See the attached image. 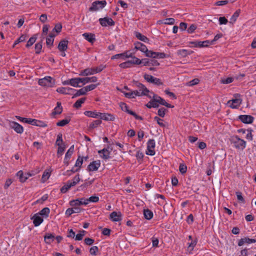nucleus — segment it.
I'll return each instance as SVG.
<instances>
[{"mask_svg": "<svg viewBox=\"0 0 256 256\" xmlns=\"http://www.w3.org/2000/svg\"><path fill=\"white\" fill-rule=\"evenodd\" d=\"M98 248L96 246H92L90 250V252L92 255L95 256L98 252Z\"/></svg>", "mask_w": 256, "mask_h": 256, "instance_id": "nucleus-62", "label": "nucleus"}, {"mask_svg": "<svg viewBox=\"0 0 256 256\" xmlns=\"http://www.w3.org/2000/svg\"><path fill=\"white\" fill-rule=\"evenodd\" d=\"M155 141L153 139L150 140L147 143V149L146 154L150 156H154L155 154L154 148Z\"/></svg>", "mask_w": 256, "mask_h": 256, "instance_id": "nucleus-6", "label": "nucleus"}, {"mask_svg": "<svg viewBox=\"0 0 256 256\" xmlns=\"http://www.w3.org/2000/svg\"><path fill=\"white\" fill-rule=\"evenodd\" d=\"M72 208H68L66 212V214L68 216H71L72 214L74 213H79L81 211V208L76 207V206H73Z\"/></svg>", "mask_w": 256, "mask_h": 256, "instance_id": "nucleus-25", "label": "nucleus"}, {"mask_svg": "<svg viewBox=\"0 0 256 256\" xmlns=\"http://www.w3.org/2000/svg\"><path fill=\"white\" fill-rule=\"evenodd\" d=\"M132 60H128L129 62V64L130 66L132 64H141V60L139 58H136V56H132Z\"/></svg>", "mask_w": 256, "mask_h": 256, "instance_id": "nucleus-34", "label": "nucleus"}, {"mask_svg": "<svg viewBox=\"0 0 256 256\" xmlns=\"http://www.w3.org/2000/svg\"><path fill=\"white\" fill-rule=\"evenodd\" d=\"M86 198H81L80 199H76L70 200V204L72 206H76L80 205H86L88 204Z\"/></svg>", "mask_w": 256, "mask_h": 256, "instance_id": "nucleus-9", "label": "nucleus"}, {"mask_svg": "<svg viewBox=\"0 0 256 256\" xmlns=\"http://www.w3.org/2000/svg\"><path fill=\"white\" fill-rule=\"evenodd\" d=\"M179 170L182 174H185L187 170V167L184 164H180L179 166Z\"/></svg>", "mask_w": 256, "mask_h": 256, "instance_id": "nucleus-64", "label": "nucleus"}, {"mask_svg": "<svg viewBox=\"0 0 256 256\" xmlns=\"http://www.w3.org/2000/svg\"><path fill=\"white\" fill-rule=\"evenodd\" d=\"M98 154H102L101 156L104 160H108L110 158V152L108 149L104 148L102 150H100L98 152Z\"/></svg>", "mask_w": 256, "mask_h": 256, "instance_id": "nucleus-26", "label": "nucleus"}, {"mask_svg": "<svg viewBox=\"0 0 256 256\" xmlns=\"http://www.w3.org/2000/svg\"><path fill=\"white\" fill-rule=\"evenodd\" d=\"M62 108L60 102H57V106L54 108V112H52L54 114H60L62 112Z\"/></svg>", "mask_w": 256, "mask_h": 256, "instance_id": "nucleus-37", "label": "nucleus"}, {"mask_svg": "<svg viewBox=\"0 0 256 256\" xmlns=\"http://www.w3.org/2000/svg\"><path fill=\"white\" fill-rule=\"evenodd\" d=\"M42 46V41L41 40L40 42L37 43L35 45L36 53L39 54L41 50Z\"/></svg>", "mask_w": 256, "mask_h": 256, "instance_id": "nucleus-48", "label": "nucleus"}, {"mask_svg": "<svg viewBox=\"0 0 256 256\" xmlns=\"http://www.w3.org/2000/svg\"><path fill=\"white\" fill-rule=\"evenodd\" d=\"M50 176V172L45 170L42 176V180L43 182H44Z\"/></svg>", "mask_w": 256, "mask_h": 256, "instance_id": "nucleus-52", "label": "nucleus"}, {"mask_svg": "<svg viewBox=\"0 0 256 256\" xmlns=\"http://www.w3.org/2000/svg\"><path fill=\"white\" fill-rule=\"evenodd\" d=\"M76 90L70 88H59L56 89V92L64 94H72V92H76Z\"/></svg>", "mask_w": 256, "mask_h": 256, "instance_id": "nucleus-15", "label": "nucleus"}, {"mask_svg": "<svg viewBox=\"0 0 256 256\" xmlns=\"http://www.w3.org/2000/svg\"><path fill=\"white\" fill-rule=\"evenodd\" d=\"M98 84H92L84 87L85 91L86 92L88 91H90L94 90L97 86Z\"/></svg>", "mask_w": 256, "mask_h": 256, "instance_id": "nucleus-59", "label": "nucleus"}, {"mask_svg": "<svg viewBox=\"0 0 256 256\" xmlns=\"http://www.w3.org/2000/svg\"><path fill=\"white\" fill-rule=\"evenodd\" d=\"M86 231L84 230H80V233L77 234L76 236V240H80L82 239L84 236V234Z\"/></svg>", "mask_w": 256, "mask_h": 256, "instance_id": "nucleus-56", "label": "nucleus"}, {"mask_svg": "<svg viewBox=\"0 0 256 256\" xmlns=\"http://www.w3.org/2000/svg\"><path fill=\"white\" fill-rule=\"evenodd\" d=\"M76 92L73 95L72 98H74L80 96L85 95L86 94V92L84 88L78 90H76Z\"/></svg>", "mask_w": 256, "mask_h": 256, "instance_id": "nucleus-41", "label": "nucleus"}, {"mask_svg": "<svg viewBox=\"0 0 256 256\" xmlns=\"http://www.w3.org/2000/svg\"><path fill=\"white\" fill-rule=\"evenodd\" d=\"M26 36L24 34H22L14 43V46L20 42H24L26 39Z\"/></svg>", "mask_w": 256, "mask_h": 256, "instance_id": "nucleus-61", "label": "nucleus"}, {"mask_svg": "<svg viewBox=\"0 0 256 256\" xmlns=\"http://www.w3.org/2000/svg\"><path fill=\"white\" fill-rule=\"evenodd\" d=\"M144 215L146 219L150 220L153 217V212L148 209L144 210Z\"/></svg>", "mask_w": 256, "mask_h": 256, "instance_id": "nucleus-32", "label": "nucleus"}, {"mask_svg": "<svg viewBox=\"0 0 256 256\" xmlns=\"http://www.w3.org/2000/svg\"><path fill=\"white\" fill-rule=\"evenodd\" d=\"M256 242V239H252L248 238L246 237L244 238H241L238 242V246H242L244 244H250L254 243Z\"/></svg>", "mask_w": 256, "mask_h": 256, "instance_id": "nucleus-23", "label": "nucleus"}, {"mask_svg": "<svg viewBox=\"0 0 256 256\" xmlns=\"http://www.w3.org/2000/svg\"><path fill=\"white\" fill-rule=\"evenodd\" d=\"M234 80V78L231 77L223 78L222 80V83L224 84H228L232 82Z\"/></svg>", "mask_w": 256, "mask_h": 256, "instance_id": "nucleus-63", "label": "nucleus"}, {"mask_svg": "<svg viewBox=\"0 0 256 256\" xmlns=\"http://www.w3.org/2000/svg\"><path fill=\"white\" fill-rule=\"evenodd\" d=\"M80 180L79 174L76 175L72 180V182H70V184L72 186H76Z\"/></svg>", "mask_w": 256, "mask_h": 256, "instance_id": "nucleus-54", "label": "nucleus"}, {"mask_svg": "<svg viewBox=\"0 0 256 256\" xmlns=\"http://www.w3.org/2000/svg\"><path fill=\"white\" fill-rule=\"evenodd\" d=\"M97 80L98 78L96 76H92L90 78H80V83H82V85H84L90 82H95L97 81Z\"/></svg>", "mask_w": 256, "mask_h": 256, "instance_id": "nucleus-22", "label": "nucleus"}, {"mask_svg": "<svg viewBox=\"0 0 256 256\" xmlns=\"http://www.w3.org/2000/svg\"><path fill=\"white\" fill-rule=\"evenodd\" d=\"M105 67V66L100 65L96 68H86L80 72V75L87 76L88 75L94 74L102 72Z\"/></svg>", "mask_w": 256, "mask_h": 256, "instance_id": "nucleus-1", "label": "nucleus"}, {"mask_svg": "<svg viewBox=\"0 0 256 256\" xmlns=\"http://www.w3.org/2000/svg\"><path fill=\"white\" fill-rule=\"evenodd\" d=\"M72 186L70 184V181L68 182L66 184L64 185L61 188L60 192L62 193H66Z\"/></svg>", "mask_w": 256, "mask_h": 256, "instance_id": "nucleus-44", "label": "nucleus"}, {"mask_svg": "<svg viewBox=\"0 0 256 256\" xmlns=\"http://www.w3.org/2000/svg\"><path fill=\"white\" fill-rule=\"evenodd\" d=\"M238 120L244 124H249L253 122L254 118L250 115H240Z\"/></svg>", "mask_w": 256, "mask_h": 256, "instance_id": "nucleus-11", "label": "nucleus"}, {"mask_svg": "<svg viewBox=\"0 0 256 256\" xmlns=\"http://www.w3.org/2000/svg\"><path fill=\"white\" fill-rule=\"evenodd\" d=\"M144 77V78L148 82L152 83L158 86L162 85V84L160 79L154 78L152 75L145 74Z\"/></svg>", "mask_w": 256, "mask_h": 256, "instance_id": "nucleus-8", "label": "nucleus"}, {"mask_svg": "<svg viewBox=\"0 0 256 256\" xmlns=\"http://www.w3.org/2000/svg\"><path fill=\"white\" fill-rule=\"evenodd\" d=\"M100 160H98L94 161L90 163L88 166V171H96L97 170L98 168L100 166Z\"/></svg>", "mask_w": 256, "mask_h": 256, "instance_id": "nucleus-16", "label": "nucleus"}, {"mask_svg": "<svg viewBox=\"0 0 256 256\" xmlns=\"http://www.w3.org/2000/svg\"><path fill=\"white\" fill-rule=\"evenodd\" d=\"M82 36L86 40L90 42L93 43L96 39L94 38V34L88 33H84L82 34Z\"/></svg>", "mask_w": 256, "mask_h": 256, "instance_id": "nucleus-28", "label": "nucleus"}, {"mask_svg": "<svg viewBox=\"0 0 256 256\" xmlns=\"http://www.w3.org/2000/svg\"><path fill=\"white\" fill-rule=\"evenodd\" d=\"M135 48L137 50H140L142 52H145L146 54L148 51L146 46L144 44L140 42H138L136 44Z\"/></svg>", "mask_w": 256, "mask_h": 256, "instance_id": "nucleus-30", "label": "nucleus"}, {"mask_svg": "<svg viewBox=\"0 0 256 256\" xmlns=\"http://www.w3.org/2000/svg\"><path fill=\"white\" fill-rule=\"evenodd\" d=\"M8 126L18 134H22L24 132L23 127L16 122L9 121Z\"/></svg>", "mask_w": 256, "mask_h": 256, "instance_id": "nucleus-7", "label": "nucleus"}, {"mask_svg": "<svg viewBox=\"0 0 256 256\" xmlns=\"http://www.w3.org/2000/svg\"><path fill=\"white\" fill-rule=\"evenodd\" d=\"M33 220V223L35 226H40L43 222V218L38 214H35L32 218Z\"/></svg>", "mask_w": 256, "mask_h": 256, "instance_id": "nucleus-20", "label": "nucleus"}, {"mask_svg": "<svg viewBox=\"0 0 256 256\" xmlns=\"http://www.w3.org/2000/svg\"><path fill=\"white\" fill-rule=\"evenodd\" d=\"M38 82L42 86L52 87L54 84V80L50 76H46L40 79Z\"/></svg>", "mask_w": 256, "mask_h": 256, "instance_id": "nucleus-3", "label": "nucleus"}, {"mask_svg": "<svg viewBox=\"0 0 256 256\" xmlns=\"http://www.w3.org/2000/svg\"><path fill=\"white\" fill-rule=\"evenodd\" d=\"M62 136V134H59L58 135L57 139H56V145L59 146L60 144H64L63 143Z\"/></svg>", "mask_w": 256, "mask_h": 256, "instance_id": "nucleus-60", "label": "nucleus"}, {"mask_svg": "<svg viewBox=\"0 0 256 256\" xmlns=\"http://www.w3.org/2000/svg\"><path fill=\"white\" fill-rule=\"evenodd\" d=\"M50 212V210L48 208H42L39 212L38 214L42 216L44 218H47Z\"/></svg>", "mask_w": 256, "mask_h": 256, "instance_id": "nucleus-36", "label": "nucleus"}, {"mask_svg": "<svg viewBox=\"0 0 256 256\" xmlns=\"http://www.w3.org/2000/svg\"><path fill=\"white\" fill-rule=\"evenodd\" d=\"M235 98L228 100V103L230 104V106L232 108H237L242 103V100L240 98V94L234 95Z\"/></svg>", "mask_w": 256, "mask_h": 256, "instance_id": "nucleus-5", "label": "nucleus"}, {"mask_svg": "<svg viewBox=\"0 0 256 256\" xmlns=\"http://www.w3.org/2000/svg\"><path fill=\"white\" fill-rule=\"evenodd\" d=\"M192 52V51H188L186 50H180L178 51V54L183 58L191 54Z\"/></svg>", "mask_w": 256, "mask_h": 256, "instance_id": "nucleus-33", "label": "nucleus"}, {"mask_svg": "<svg viewBox=\"0 0 256 256\" xmlns=\"http://www.w3.org/2000/svg\"><path fill=\"white\" fill-rule=\"evenodd\" d=\"M102 123V120H94L93 122H92L91 124H90L89 126V128L90 129H93L96 128L98 125H100Z\"/></svg>", "mask_w": 256, "mask_h": 256, "instance_id": "nucleus-43", "label": "nucleus"}, {"mask_svg": "<svg viewBox=\"0 0 256 256\" xmlns=\"http://www.w3.org/2000/svg\"><path fill=\"white\" fill-rule=\"evenodd\" d=\"M36 35L33 36L28 41L27 44H26V46L27 48H28V47L30 46H32L34 44V43L36 42Z\"/></svg>", "mask_w": 256, "mask_h": 256, "instance_id": "nucleus-50", "label": "nucleus"}, {"mask_svg": "<svg viewBox=\"0 0 256 256\" xmlns=\"http://www.w3.org/2000/svg\"><path fill=\"white\" fill-rule=\"evenodd\" d=\"M200 82V80L198 78H194L188 82L186 83V86H194L198 84Z\"/></svg>", "mask_w": 256, "mask_h": 256, "instance_id": "nucleus-55", "label": "nucleus"}, {"mask_svg": "<svg viewBox=\"0 0 256 256\" xmlns=\"http://www.w3.org/2000/svg\"><path fill=\"white\" fill-rule=\"evenodd\" d=\"M88 204L89 202H96L99 200V198L96 196H92L88 198H86V200Z\"/></svg>", "mask_w": 256, "mask_h": 256, "instance_id": "nucleus-49", "label": "nucleus"}, {"mask_svg": "<svg viewBox=\"0 0 256 256\" xmlns=\"http://www.w3.org/2000/svg\"><path fill=\"white\" fill-rule=\"evenodd\" d=\"M134 35L138 39L141 41L147 42L148 40V38H147L146 36L142 35L139 32H135Z\"/></svg>", "mask_w": 256, "mask_h": 256, "instance_id": "nucleus-35", "label": "nucleus"}, {"mask_svg": "<svg viewBox=\"0 0 256 256\" xmlns=\"http://www.w3.org/2000/svg\"><path fill=\"white\" fill-rule=\"evenodd\" d=\"M132 58V53H130L128 51H127L126 52H123L122 54H116L113 56L112 57V59L114 60V59L122 58V59L124 60L126 58Z\"/></svg>", "mask_w": 256, "mask_h": 256, "instance_id": "nucleus-14", "label": "nucleus"}, {"mask_svg": "<svg viewBox=\"0 0 256 256\" xmlns=\"http://www.w3.org/2000/svg\"><path fill=\"white\" fill-rule=\"evenodd\" d=\"M99 118L104 120L106 121H114L115 120V116L114 115L112 114H106V113H100Z\"/></svg>", "mask_w": 256, "mask_h": 256, "instance_id": "nucleus-17", "label": "nucleus"}, {"mask_svg": "<svg viewBox=\"0 0 256 256\" xmlns=\"http://www.w3.org/2000/svg\"><path fill=\"white\" fill-rule=\"evenodd\" d=\"M86 100V98H81L78 100L74 104V106L77 108H80V107H81L82 104H83L85 102Z\"/></svg>", "mask_w": 256, "mask_h": 256, "instance_id": "nucleus-39", "label": "nucleus"}, {"mask_svg": "<svg viewBox=\"0 0 256 256\" xmlns=\"http://www.w3.org/2000/svg\"><path fill=\"white\" fill-rule=\"evenodd\" d=\"M70 122V118H66L56 123V126H64L68 124Z\"/></svg>", "mask_w": 256, "mask_h": 256, "instance_id": "nucleus-45", "label": "nucleus"}, {"mask_svg": "<svg viewBox=\"0 0 256 256\" xmlns=\"http://www.w3.org/2000/svg\"><path fill=\"white\" fill-rule=\"evenodd\" d=\"M240 10H238L232 16V17L230 18V23L233 24L234 22H235L236 21L237 18H238V16L240 15Z\"/></svg>", "mask_w": 256, "mask_h": 256, "instance_id": "nucleus-40", "label": "nucleus"}, {"mask_svg": "<svg viewBox=\"0 0 256 256\" xmlns=\"http://www.w3.org/2000/svg\"><path fill=\"white\" fill-rule=\"evenodd\" d=\"M110 216V219L113 222H119L122 220V214L120 212H113Z\"/></svg>", "mask_w": 256, "mask_h": 256, "instance_id": "nucleus-19", "label": "nucleus"}, {"mask_svg": "<svg viewBox=\"0 0 256 256\" xmlns=\"http://www.w3.org/2000/svg\"><path fill=\"white\" fill-rule=\"evenodd\" d=\"M151 94H152V95H153L154 98H155V100H156L158 101V103L159 104H160L162 105L164 104V102H165V100L164 99L162 98L160 96H158L157 94H154L152 92H151Z\"/></svg>", "mask_w": 256, "mask_h": 256, "instance_id": "nucleus-51", "label": "nucleus"}, {"mask_svg": "<svg viewBox=\"0 0 256 256\" xmlns=\"http://www.w3.org/2000/svg\"><path fill=\"white\" fill-rule=\"evenodd\" d=\"M74 146H72L70 147V148L68 150V152H66L65 155V161L67 160H69L72 156V154L74 152Z\"/></svg>", "mask_w": 256, "mask_h": 256, "instance_id": "nucleus-38", "label": "nucleus"}, {"mask_svg": "<svg viewBox=\"0 0 256 256\" xmlns=\"http://www.w3.org/2000/svg\"><path fill=\"white\" fill-rule=\"evenodd\" d=\"M100 113L96 112H92V111H86L84 112V114L88 117L94 118H98L100 116Z\"/></svg>", "mask_w": 256, "mask_h": 256, "instance_id": "nucleus-31", "label": "nucleus"}, {"mask_svg": "<svg viewBox=\"0 0 256 256\" xmlns=\"http://www.w3.org/2000/svg\"><path fill=\"white\" fill-rule=\"evenodd\" d=\"M175 22V20L173 18H167L164 20L162 22V24H173Z\"/></svg>", "mask_w": 256, "mask_h": 256, "instance_id": "nucleus-57", "label": "nucleus"}, {"mask_svg": "<svg viewBox=\"0 0 256 256\" xmlns=\"http://www.w3.org/2000/svg\"><path fill=\"white\" fill-rule=\"evenodd\" d=\"M157 54H158V52L148 50L146 56L147 57L152 58H157V57H158Z\"/></svg>", "mask_w": 256, "mask_h": 256, "instance_id": "nucleus-53", "label": "nucleus"}, {"mask_svg": "<svg viewBox=\"0 0 256 256\" xmlns=\"http://www.w3.org/2000/svg\"><path fill=\"white\" fill-rule=\"evenodd\" d=\"M150 98H152V100H150V103L152 104V108H158L159 106L158 101L155 100L153 96Z\"/></svg>", "mask_w": 256, "mask_h": 256, "instance_id": "nucleus-58", "label": "nucleus"}, {"mask_svg": "<svg viewBox=\"0 0 256 256\" xmlns=\"http://www.w3.org/2000/svg\"><path fill=\"white\" fill-rule=\"evenodd\" d=\"M100 24L103 26H112L114 24V22L112 18L106 17L104 18H100L99 19Z\"/></svg>", "mask_w": 256, "mask_h": 256, "instance_id": "nucleus-10", "label": "nucleus"}, {"mask_svg": "<svg viewBox=\"0 0 256 256\" xmlns=\"http://www.w3.org/2000/svg\"><path fill=\"white\" fill-rule=\"evenodd\" d=\"M68 40H61L58 46V49L61 52H64L68 48Z\"/></svg>", "mask_w": 256, "mask_h": 256, "instance_id": "nucleus-24", "label": "nucleus"}, {"mask_svg": "<svg viewBox=\"0 0 256 256\" xmlns=\"http://www.w3.org/2000/svg\"><path fill=\"white\" fill-rule=\"evenodd\" d=\"M134 82L136 83V86L139 89L138 90L140 92H145L146 96L149 98H152L151 95L148 94V93L150 92L149 90L143 84L138 82Z\"/></svg>", "mask_w": 256, "mask_h": 256, "instance_id": "nucleus-18", "label": "nucleus"}, {"mask_svg": "<svg viewBox=\"0 0 256 256\" xmlns=\"http://www.w3.org/2000/svg\"><path fill=\"white\" fill-rule=\"evenodd\" d=\"M80 78H76L70 79V85L76 88H80L82 86H80Z\"/></svg>", "mask_w": 256, "mask_h": 256, "instance_id": "nucleus-27", "label": "nucleus"}, {"mask_svg": "<svg viewBox=\"0 0 256 256\" xmlns=\"http://www.w3.org/2000/svg\"><path fill=\"white\" fill-rule=\"evenodd\" d=\"M58 146V149L57 154L59 156L62 154L64 152L65 150L66 146L64 144H62Z\"/></svg>", "mask_w": 256, "mask_h": 256, "instance_id": "nucleus-42", "label": "nucleus"}, {"mask_svg": "<svg viewBox=\"0 0 256 256\" xmlns=\"http://www.w3.org/2000/svg\"><path fill=\"white\" fill-rule=\"evenodd\" d=\"M120 107L121 110L122 111L126 112L128 114H130V112H132V110H130L128 109V106L126 104H125L124 102H120Z\"/></svg>", "mask_w": 256, "mask_h": 256, "instance_id": "nucleus-46", "label": "nucleus"}, {"mask_svg": "<svg viewBox=\"0 0 256 256\" xmlns=\"http://www.w3.org/2000/svg\"><path fill=\"white\" fill-rule=\"evenodd\" d=\"M106 4V0H96L92 2V6L90 8V11H96L104 8Z\"/></svg>", "mask_w": 256, "mask_h": 256, "instance_id": "nucleus-4", "label": "nucleus"}, {"mask_svg": "<svg viewBox=\"0 0 256 256\" xmlns=\"http://www.w3.org/2000/svg\"><path fill=\"white\" fill-rule=\"evenodd\" d=\"M54 236L52 234H46L44 236V240L46 243L50 244L54 240Z\"/></svg>", "mask_w": 256, "mask_h": 256, "instance_id": "nucleus-29", "label": "nucleus"}, {"mask_svg": "<svg viewBox=\"0 0 256 256\" xmlns=\"http://www.w3.org/2000/svg\"><path fill=\"white\" fill-rule=\"evenodd\" d=\"M189 44H194L195 47L202 48L208 46L209 44H212V42L207 40L204 42H190Z\"/></svg>", "mask_w": 256, "mask_h": 256, "instance_id": "nucleus-12", "label": "nucleus"}, {"mask_svg": "<svg viewBox=\"0 0 256 256\" xmlns=\"http://www.w3.org/2000/svg\"><path fill=\"white\" fill-rule=\"evenodd\" d=\"M83 160H84V158L79 156L76 161V162L74 165V167L79 168V170H80V168L83 163Z\"/></svg>", "mask_w": 256, "mask_h": 256, "instance_id": "nucleus-47", "label": "nucleus"}, {"mask_svg": "<svg viewBox=\"0 0 256 256\" xmlns=\"http://www.w3.org/2000/svg\"><path fill=\"white\" fill-rule=\"evenodd\" d=\"M231 142H232L236 148L243 150L246 146V142L240 138L238 136H234L232 138Z\"/></svg>", "mask_w": 256, "mask_h": 256, "instance_id": "nucleus-2", "label": "nucleus"}, {"mask_svg": "<svg viewBox=\"0 0 256 256\" xmlns=\"http://www.w3.org/2000/svg\"><path fill=\"white\" fill-rule=\"evenodd\" d=\"M141 64H142L145 66H158L159 62L155 60H150L148 58H143L141 60Z\"/></svg>", "mask_w": 256, "mask_h": 256, "instance_id": "nucleus-13", "label": "nucleus"}, {"mask_svg": "<svg viewBox=\"0 0 256 256\" xmlns=\"http://www.w3.org/2000/svg\"><path fill=\"white\" fill-rule=\"evenodd\" d=\"M17 176H18L20 182H24L32 174L29 173H26L24 174L22 170L17 172Z\"/></svg>", "mask_w": 256, "mask_h": 256, "instance_id": "nucleus-21", "label": "nucleus"}]
</instances>
